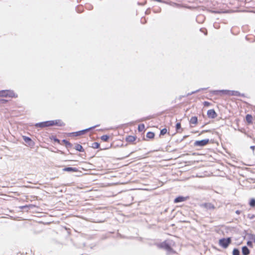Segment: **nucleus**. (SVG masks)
I'll return each mask as SVG.
<instances>
[{"instance_id":"0eeeda50","label":"nucleus","mask_w":255,"mask_h":255,"mask_svg":"<svg viewBox=\"0 0 255 255\" xmlns=\"http://www.w3.org/2000/svg\"><path fill=\"white\" fill-rule=\"evenodd\" d=\"M207 116L210 119H215L217 117V114L214 109H211L207 111Z\"/></svg>"},{"instance_id":"4be33fe9","label":"nucleus","mask_w":255,"mask_h":255,"mask_svg":"<svg viewBox=\"0 0 255 255\" xmlns=\"http://www.w3.org/2000/svg\"><path fill=\"white\" fill-rule=\"evenodd\" d=\"M145 128V126L144 124H140L138 126V130L139 131H143Z\"/></svg>"},{"instance_id":"bb28decb","label":"nucleus","mask_w":255,"mask_h":255,"mask_svg":"<svg viewBox=\"0 0 255 255\" xmlns=\"http://www.w3.org/2000/svg\"><path fill=\"white\" fill-rule=\"evenodd\" d=\"M211 103L207 101H205L203 102V105L205 107H209L211 105Z\"/></svg>"},{"instance_id":"9b49d317","label":"nucleus","mask_w":255,"mask_h":255,"mask_svg":"<svg viewBox=\"0 0 255 255\" xmlns=\"http://www.w3.org/2000/svg\"><path fill=\"white\" fill-rule=\"evenodd\" d=\"M190 124L191 125H193V126H195L197 125L198 123V118L197 117L194 116L191 118L190 121H189Z\"/></svg>"},{"instance_id":"39448f33","label":"nucleus","mask_w":255,"mask_h":255,"mask_svg":"<svg viewBox=\"0 0 255 255\" xmlns=\"http://www.w3.org/2000/svg\"><path fill=\"white\" fill-rule=\"evenodd\" d=\"M226 94L230 96H239L243 97H246L244 94H241L237 91H227Z\"/></svg>"},{"instance_id":"c85d7f7f","label":"nucleus","mask_w":255,"mask_h":255,"mask_svg":"<svg viewBox=\"0 0 255 255\" xmlns=\"http://www.w3.org/2000/svg\"><path fill=\"white\" fill-rule=\"evenodd\" d=\"M53 140H54L55 142H57V143H58L59 144H61V143H60V141L58 139H57V138H56L54 137V138H53Z\"/></svg>"},{"instance_id":"f257e3e1","label":"nucleus","mask_w":255,"mask_h":255,"mask_svg":"<svg viewBox=\"0 0 255 255\" xmlns=\"http://www.w3.org/2000/svg\"><path fill=\"white\" fill-rule=\"evenodd\" d=\"M63 125H64L63 123L61 120H57L37 123L35 125V127L43 128L53 126H62Z\"/></svg>"},{"instance_id":"a878e982","label":"nucleus","mask_w":255,"mask_h":255,"mask_svg":"<svg viewBox=\"0 0 255 255\" xmlns=\"http://www.w3.org/2000/svg\"><path fill=\"white\" fill-rule=\"evenodd\" d=\"M233 255H240L239 251L237 249H234L233 252Z\"/></svg>"},{"instance_id":"2f4dec72","label":"nucleus","mask_w":255,"mask_h":255,"mask_svg":"<svg viewBox=\"0 0 255 255\" xmlns=\"http://www.w3.org/2000/svg\"><path fill=\"white\" fill-rule=\"evenodd\" d=\"M29 206H30V205H29V206H21V207H20V208H21V209H23V208H25V207H29Z\"/></svg>"},{"instance_id":"72a5a7b5","label":"nucleus","mask_w":255,"mask_h":255,"mask_svg":"<svg viewBox=\"0 0 255 255\" xmlns=\"http://www.w3.org/2000/svg\"><path fill=\"white\" fill-rule=\"evenodd\" d=\"M236 213L238 214H240V212L239 211H236Z\"/></svg>"},{"instance_id":"6e6552de","label":"nucleus","mask_w":255,"mask_h":255,"mask_svg":"<svg viewBox=\"0 0 255 255\" xmlns=\"http://www.w3.org/2000/svg\"><path fill=\"white\" fill-rule=\"evenodd\" d=\"M136 139V136L133 135H128L126 138V141L130 143H133L135 141Z\"/></svg>"},{"instance_id":"f8f14e48","label":"nucleus","mask_w":255,"mask_h":255,"mask_svg":"<svg viewBox=\"0 0 255 255\" xmlns=\"http://www.w3.org/2000/svg\"><path fill=\"white\" fill-rule=\"evenodd\" d=\"M63 170L64 171H67V172H77L78 171V169L77 168L75 167H65L64 168Z\"/></svg>"},{"instance_id":"20e7f679","label":"nucleus","mask_w":255,"mask_h":255,"mask_svg":"<svg viewBox=\"0 0 255 255\" xmlns=\"http://www.w3.org/2000/svg\"><path fill=\"white\" fill-rule=\"evenodd\" d=\"M209 143V139H205L201 140H197L194 142L195 146H204Z\"/></svg>"},{"instance_id":"b1692460","label":"nucleus","mask_w":255,"mask_h":255,"mask_svg":"<svg viewBox=\"0 0 255 255\" xmlns=\"http://www.w3.org/2000/svg\"><path fill=\"white\" fill-rule=\"evenodd\" d=\"M167 132V130L166 128H163L161 130L160 135H163L165 134Z\"/></svg>"},{"instance_id":"5701e85b","label":"nucleus","mask_w":255,"mask_h":255,"mask_svg":"<svg viewBox=\"0 0 255 255\" xmlns=\"http://www.w3.org/2000/svg\"><path fill=\"white\" fill-rule=\"evenodd\" d=\"M22 138L24 140V141L26 142H28L29 141H31V139L30 137L26 136H23Z\"/></svg>"},{"instance_id":"ddd939ff","label":"nucleus","mask_w":255,"mask_h":255,"mask_svg":"<svg viewBox=\"0 0 255 255\" xmlns=\"http://www.w3.org/2000/svg\"><path fill=\"white\" fill-rule=\"evenodd\" d=\"M250 253V251L246 246L242 248V254L243 255H249Z\"/></svg>"},{"instance_id":"6ab92c4d","label":"nucleus","mask_w":255,"mask_h":255,"mask_svg":"<svg viewBox=\"0 0 255 255\" xmlns=\"http://www.w3.org/2000/svg\"><path fill=\"white\" fill-rule=\"evenodd\" d=\"M249 205L252 207H255V199H254V198L251 199L250 201Z\"/></svg>"},{"instance_id":"4468645a","label":"nucleus","mask_w":255,"mask_h":255,"mask_svg":"<svg viewBox=\"0 0 255 255\" xmlns=\"http://www.w3.org/2000/svg\"><path fill=\"white\" fill-rule=\"evenodd\" d=\"M154 133L151 131H149L146 133V137L149 139H153L154 137Z\"/></svg>"},{"instance_id":"dca6fc26","label":"nucleus","mask_w":255,"mask_h":255,"mask_svg":"<svg viewBox=\"0 0 255 255\" xmlns=\"http://www.w3.org/2000/svg\"><path fill=\"white\" fill-rule=\"evenodd\" d=\"M176 129L177 132H181L183 129L181 128V125L180 123H178L176 124Z\"/></svg>"},{"instance_id":"473e14b6","label":"nucleus","mask_w":255,"mask_h":255,"mask_svg":"<svg viewBox=\"0 0 255 255\" xmlns=\"http://www.w3.org/2000/svg\"><path fill=\"white\" fill-rule=\"evenodd\" d=\"M251 148L254 151L255 149V146H251Z\"/></svg>"},{"instance_id":"f03ea898","label":"nucleus","mask_w":255,"mask_h":255,"mask_svg":"<svg viewBox=\"0 0 255 255\" xmlns=\"http://www.w3.org/2000/svg\"><path fill=\"white\" fill-rule=\"evenodd\" d=\"M231 238H223L219 240V244L220 246L224 249L228 248L229 245L231 243Z\"/></svg>"},{"instance_id":"a211bd4d","label":"nucleus","mask_w":255,"mask_h":255,"mask_svg":"<svg viewBox=\"0 0 255 255\" xmlns=\"http://www.w3.org/2000/svg\"><path fill=\"white\" fill-rule=\"evenodd\" d=\"M101 139L103 141H108L109 139V136L108 135H103L101 137Z\"/></svg>"},{"instance_id":"7c9ffc66","label":"nucleus","mask_w":255,"mask_h":255,"mask_svg":"<svg viewBox=\"0 0 255 255\" xmlns=\"http://www.w3.org/2000/svg\"><path fill=\"white\" fill-rule=\"evenodd\" d=\"M0 101L2 103H5L7 102L6 100H4V99H1L0 100Z\"/></svg>"},{"instance_id":"423d86ee","label":"nucleus","mask_w":255,"mask_h":255,"mask_svg":"<svg viewBox=\"0 0 255 255\" xmlns=\"http://www.w3.org/2000/svg\"><path fill=\"white\" fill-rule=\"evenodd\" d=\"M201 206L207 210H214L215 209V206L211 203H205L202 204Z\"/></svg>"},{"instance_id":"412c9836","label":"nucleus","mask_w":255,"mask_h":255,"mask_svg":"<svg viewBox=\"0 0 255 255\" xmlns=\"http://www.w3.org/2000/svg\"><path fill=\"white\" fill-rule=\"evenodd\" d=\"M62 142L65 144L67 147H71L72 144L67 140L63 139Z\"/></svg>"},{"instance_id":"cd10ccee","label":"nucleus","mask_w":255,"mask_h":255,"mask_svg":"<svg viewBox=\"0 0 255 255\" xmlns=\"http://www.w3.org/2000/svg\"><path fill=\"white\" fill-rule=\"evenodd\" d=\"M250 239L255 243V235H252L251 236Z\"/></svg>"},{"instance_id":"aec40b11","label":"nucleus","mask_w":255,"mask_h":255,"mask_svg":"<svg viewBox=\"0 0 255 255\" xmlns=\"http://www.w3.org/2000/svg\"><path fill=\"white\" fill-rule=\"evenodd\" d=\"M0 97H7V91H0Z\"/></svg>"},{"instance_id":"2eb2a0df","label":"nucleus","mask_w":255,"mask_h":255,"mask_svg":"<svg viewBox=\"0 0 255 255\" xmlns=\"http://www.w3.org/2000/svg\"><path fill=\"white\" fill-rule=\"evenodd\" d=\"M75 148L80 152H83L84 151L83 147L82 146L79 144H77L75 145Z\"/></svg>"},{"instance_id":"f3484780","label":"nucleus","mask_w":255,"mask_h":255,"mask_svg":"<svg viewBox=\"0 0 255 255\" xmlns=\"http://www.w3.org/2000/svg\"><path fill=\"white\" fill-rule=\"evenodd\" d=\"M7 97H11V98H16L17 97V96L15 95V94L11 91H7Z\"/></svg>"},{"instance_id":"393cba45","label":"nucleus","mask_w":255,"mask_h":255,"mask_svg":"<svg viewBox=\"0 0 255 255\" xmlns=\"http://www.w3.org/2000/svg\"><path fill=\"white\" fill-rule=\"evenodd\" d=\"M100 147V144L97 142H95L92 144V147L94 148H98Z\"/></svg>"},{"instance_id":"9d476101","label":"nucleus","mask_w":255,"mask_h":255,"mask_svg":"<svg viewBox=\"0 0 255 255\" xmlns=\"http://www.w3.org/2000/svg\"><path fill=\"white\" fill-rule=\"evenodd\" d=\"M253 117L250 114H247L246 116V120L248 125L253 124Z\"/></svg>"},{"instance_id":"7ed1b4c3","label":"nucleus","mask_w":255,"mask_h":255,"mask_svg":"<svg viewBox=\"0 0 255 255\" xmlns=\"http://www.w3.org/2000/svg\"><path fill=\"white\" fill-rule=\"evenodd\" d=\"M159 247L160 248L164 249L167 250V251L170 252L171 253H176V252L174 251L171 248V247L169 246V245L166 241L160 244V245H159Z\"/></svg>"},{"instance_id":"1a4fd4ad","label":"nucleus","mask_w":255,"mask_h":255,"mask_svg":"<svg viewBox=\"0 0 255 255\" xmlns=\"http://www.w3.org/2000/svg\"><path fill=\"white\" fill-rule=\"evenodd\" d=\"M187 199H188V197H187L179 196L174 199V202L175 203H177L178 202H184V201H186Z\"/></svg>"},{"instance_id":"c756f323","label":"nucleus","mask_w":255,"mask_h":255,"mask_svg":"<svg viewBox=\"0 0 255 255\" xmlns=\"http://www.w3.org/2000/svg\"><path fill=\"white\" fill-rule=\"evenodd\" d=\"M247 245L249 246H250V247H252V243L250 241H249L247 243Z\"/></svg>"}]
</instances>
